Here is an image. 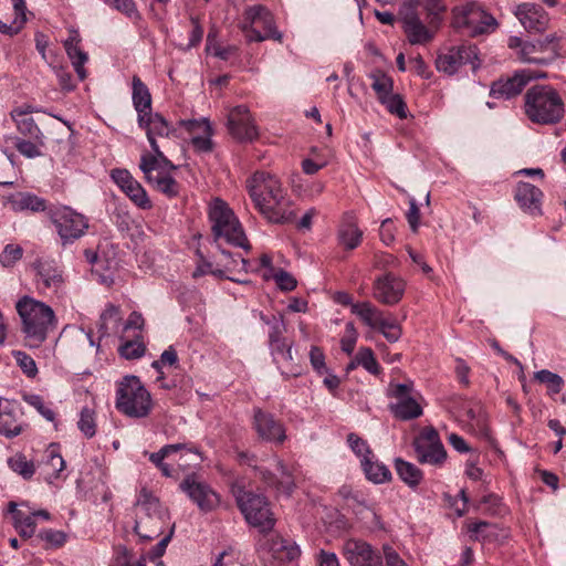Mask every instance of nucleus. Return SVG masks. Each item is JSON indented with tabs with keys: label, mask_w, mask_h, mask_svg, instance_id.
<instances>
[{
	"label": "nucleus",
	"mask_w": 566,
	"mask_h": 566,
	"mask_svg": "<svg viewBox=\"0 0 566 566\" xmlns=\"http://www.w3.org/2000/svg\"><path fill=\"white\" fill-rule=\"evenodd\" d=\"M249 195L259 212L273 223L293 220L294 211L280 180L265 171H256L247 181Z\"/></svg>",
	"instance_id": "f257e3e1"
},
{
	"label": "nucleus",
	"mask_w": 566,
	"mask_h": 566,
	"mask_svg": "<svg viewBox=\"0 0 566 566\" xmlns=\"http://www.w3.org/2000/svg\"><path fill=\"white\" fill-rule=\"evenodd\" d=\"M17 312L21 318V331L25 345L39 348L46 339L50 331L56 327V317L51 306L30 296L17 302Z\"/></svg>",
	"instance_id": "f03ea898"
},
{
	"label": "nucleus",
	"mask_w": 566,
	"mask_h": 566,
	"mask_svg": "<svg viewBox=\"0 0 566 566\" xmlns=\"http://www.w3.org/2000/svg\"><path fill=\"white\" fill-rule=\"evenodd\" d=\"M209 221L213 240L221 255L230 256V253L222 248L223 244L242 248L244 250L250 249L241 222L226 201L219 198L211 201L209 206Z\"/></svg>",
	"instance_id": "7ed1b4c3"
},
{
	"label": "nucleus",
	"mask_w": 566,
	"mask_h": 566,
	"mask_svg": "<svg viewBox=\"0 0 566 566\" xmlns=\"http://www.w3.org/2000/svg\"><path fill=\"white\" fill-rule=\"evenodd\" d=\"M171 525L168 510L151 491L142 488L136 499L134 532L143 541H153Z\"/></svg>",
	"instance_id": "20e7f679"
},
{
	"label": "nucleus",
	"mask_w": 566,
	"mask_h": 566,
	"mask_svg": "<svg viewBox=\"0 0 566 566\" xmlns=\"http://www.w3.org/2000/svg\"><path fill=\"white\" fill-rule=\"evenodd\" d=\"M525 114L533 123L552 125L565 114V105L559 93L548 85H535L525 94Z\"/></svg>",
	"instance_id": "39448f33"
},
{
	"label": "nucleus",
	"mask_w": 566,
	"mask_h": 566,
	"mask_svg": "<svg viewBox=\"0 0 566 566\" xmlns=\"http://www.w3.org/2000/svg\"><path fill=\"white\" fill-rule=\"evenodd\" d=\"M116 409L130 418H144L153 408L150 394L136 376H125L117 382Z\"/></svg>",
	"instance_id": "423d86ee"
},
{
	"label": "nucleus",
	"mask_w": 566,
	"mask_h": 566,
	"mask_svg": "<svg viewBox=\"0 0 566 566\" xmlns=\"http://www.w3.org/2000/svg\"><path fill=\"white\" fill-rule=\"evenodd\" d=\"M139 168L144 174L146 181L157 191L168 198H174L179 193V185L171 176V171L177 169L166 156L156 157L145 153L140 157Z\"/></svg>",
	"instance_id": "0eeeda50"
},
{
	"label": "nucleus",
	"mask_w": 566,
	"mask_h": 566,
	"mask_svg": "<svg viewBox=\"0 0 566 566\" xmlns=\"http://www.w3.org/2000/svg\"><path fill=\"white\" fill-rule=\"evenodd\" d=\"M237 504L245 521L262 533L270 532L275 525V518L268 500L252 491L238 488L234 490Z\"/></svg>",
	"instance_id": "6e6552de"
},
{
	"label": "nucleus",
	"mask_w": 566,
	"mask_h": 566,
	"mask_svg": "<svg viewBox=\"0 0 566 566\" xmlns=\"http://www.w3.org/2000/svg\"><path fill=\"white\" fill-rule=\"evenodd\" d=\"M452 23L457 30L470 36L492 32L497 25L496 20L474 1L455 7Z\"/></svg>",
	"instance_id": "1a4fd4ad"
},
{
	"label": "nucleus",
	"mask_w": 566,
	"mask_h": 566,
	"mask_svg": "<svg viewBox=\"0 0 566 566\" xmlns=\"http://www.w3.org/2000/svg\"><path fill=\"white\" fill-rule=\"evenodd\" d=\"M242 31L245 39L250 42H262L266 39L282 40V34L275 28L272 13L261 4L245 9Z\"/></svg>",
	"instance_id": "9d476101"
},
{
	"label": "nucleus",
	"mask_w": 566,
	"mask_h": 566,
	"mask_svg": "<svg viewBox=\"0 0 566 566\" xmlns=\"http://www.w3.org/2000/svg\"><path fill=\"white\" fill-rule=\"evenodd\" d=\"M50 220L54 224L61 244L66 247L85 235L88 219L74 209L62 206L50 211Z\"/></svg>",
	"instance_id": "9b49d317"
},
{
	"label": "nucleus",
	"mask_w": 566,
	"mask_h": 566,
	"mask_svg": "<svg viewBox=\"0 0 566 566\" xmlns=\"http://www.w3.org/2000/svg\"><path fill=\"white\" fill-rule=\"evenodd\" d=\"M401 29L412 45L430 43L438 31L439 22L431 18L427 23L411 6H403L399 12Z\"/></svg>",
	"instance_id": "f8f14e48"
},
{
	"label": "nucleus",
	"mask_w": 566,
	"mask_h": 566,
	"mask_svg": "<svg viewBox=\"0 0 566 566\" xmlns=\"http://www.w3.org/2000/svg\"><path fill=\"white\" fill-rule=\"evenodd\" d=\"M238 460L242 464L253 467L258 476L269 486L274 488L276 491L290 495L295 488L294 476L292 470L280 459H275L276 476L271 471L256 467V458L254 454L248 452H239Z\"/></svg>",
	"instance_id": "ddd939ff"
},
{
	"label": "nucleus",
	"mask_w": 566,
	"mask_h": 566,
	"mask_svg": "<svg viewBox=\"0 0 566 566\" xmlns=\"http://www.w3.org/2000/svg\"><path fill=\"white\" fill-rule=\"evenodd\" d=\"M413 447L420 463L440 465L447 458L446 449L433 428H424L415 439Z\"/></svg>",
	"instance_id": "4468645a"
},
{
	"label": "nucleus",
	"mask_w": 566,
	"mask_h": 566,
	"mask_svg": "<svg viewBox=\"0 0 566 566\" xmlns=\"http://www.w3.org/2000/svg\"><path fill=\"white\" fill-rule=\"evenodd\" d=\"M283 331V321L273 317V322L271 323V329L269 332L270 350L274 363L281 369V374L286 378L296 377L298 376L297 371H294L293 369H284L286 364L292 363L293 356L291 345L287 344L286 339L282 336Z\"/></svg>",
	"instance_id": "2eb2a0df"
},
{
	"label": "nucleus",
	"mask_w": 566,
	"mask_h": 566,
	"mask_svg": "<svg viewBox=\"0 0 566 566\" xmlns=\"http://www.w3.org/2000/svg\"><path fill=\"white\" fill-rule=\"evenodd\" d=\"M179 488L202 512L213 511L220 504L218 493L196 474L187 475Z\"/></svg>",
	"instance_id": "dca6fc26"
},
{
	"label": "nucleus",
	"mask_w": 566,
	"mask_h": 566,
	"mask_svg": "<svg viewBox=\"0 0 566 566\" xmlns=\"http://www.w3.org/2000/svg\"><path fill=\"white\" fill-rule=\"evenodd\" d=\"M392 396L396 402L390 405L394 416L400 420H411L422 415V407L418 401V394L411 385L397 384L392 388Z\"/></svg>",
	"instance_id": "f3484780"
},
{
	"label": "nucleus",
	"mask_w": 566,
	"mask_h": 566,
	"mask_svg": "<svg viewBox=\"0 0 566 566\" xmlns=\"http://www.w3.org/2000/svg\"><path fill=\"white\" fill-rule=\"evenodd\" d=\"M558 41L556 34H548L544 40L525 42L521 48L520 59L526 63L547 65L558 55Z\"/></svg>",
	"instance_id": "a211bd4d"
},
{
	"label": "nucleus",
	"mask_w": 566,
	"mask_h": 566,
	"mask_svg": "<svg viewBox=\"0 0 566 566\" xmlns=\"http://www.w3.org/2000/svg\"><path fill=\"white\" fill-rule=\"evenodd\" d=\"M478 49L475 45L462 44L448 50L446 53L438 55L436 61L437 70L448 75H453L464 64H472L476 67Z\"/></svg>",
	"instance_id": "6ab92c4d"
},
{
	"label": "nucleus",
	"mask_w": 566,
	"mask_h": 566,
	"mask_svg": "<svg viewBox=\"0 0 566 566\" xmlns=\"http://www.w3.org/2000/svg\"><path fill=\"white\" fill-rule=\"evenodd\" d=\"M405 281L391 272L378 276L373 284L374 298L388 306L396 305L403 296Z\"/></svg>",
	"instance_id": "aec40b11"
},
{
	"label": "nucleus",
	"mask_w": 566,
	"mask_h": 566,
	"mask_svg": "<svg viewBox=\"0 0 566 566\" xmlns=\"http://www.w3.org/2000/svg\"><path fill=\"white\" fill-rule=\"evenodd\" d=\"M342 552L350 566H384L381 555L365 541L347 539Z\"/></svg>",
	"instance_id": "412c9836"
},
{
	"label": "nucleus",
	"mask_w": 566,
	"mask_h": 566,
	"mask_svg": "<svg viewBox=\"0 0 566 566\" xmlns=\"http://www.w3.org/2000/svg\"><path fill=\"white\" fill-rule=\"evenodd\" d=\"M227 126L230 135L239 142H252L258 136L250 111L244 105L230 109Z\"/></svg>",
	"instance_id": "4be33fe9"
},
{
	"label": "nucleus",
	"mask_w": 566,
	"mask_h": 566,
	"mask_svg": "<svg viewBox=\"0 0 566 566\" xmlns=\"http://www.w3.org/2000/svg\"><path fill=\"white\" fill-rule=\"evenodd\" d=\"M546 74L541 71L524 69L517 71L513 77L505 81L494 82L491 86V96L495 98H511L522 92L524 86L532 80L545 77Z\"/></svg>",
	"instance_id": "5701e85b"
},
{
	"label": "nucleus",
	"mask_w": 566,
	"mask_h": 566,
	"mask_svg": "<svg viewBox=\"0 0 566 566\" xmlns=\"http://www.w3.org/2000/svg\"><path fill=\"white\" fill-rule=\"evenodd\" d=\"M253 428L258 436L266 442L282 444L286 439L283 423L276 420L273 415L259 408L254 409Z\"/></svg>",
	"instance_id": "b1692460"
},
{
	"label": "nucleus",
	"mask_w": 566,
	"mask_h": 566,
	"mask_svg": "<svg viewBox=\"0 0 566 566\" xmlns=\"http://www.w3.org/2000/svg\"><path fill=\"white\" fill-rule=\"evenodd\" d=\"M36 285L42 292L57 293L63 284V272L53 261L38 260L33 263Z\"/></svg>",
	"instance_id": "393cba45"
},
{
	"label": "nucleus",
	"mask_w": 566,
	"mask_h": 566,
	"mask_svg": "<svg viewBox=\"0 0 566 566\" xmlns=\"http://www.w3.org/2000/svg\"><path fill=\"white\" fill-rule=\"evenodd\" d=\"M138 125L140 128L146 130L147 139L153 150V153H149L150 156H165L156 137H169L172 132L169 123L160 114L149 113L147 117H144L143 122H138Z\"/></svg>",
	"instance_id": "a878e982"
},
{
	"label": "nucleus",
	"mask_w": 566,
	"mask_h": 566,
	"mask_svg": "<svg viewBox=\"0 0 566 566\" xmlns=\"http://www.w3.org/2000/svg\"><path fill=\"white\" fill-rule=\"evenodd\" d=\"M515 15L528 32H543L549 23V15L543 7L534 3H523L515 10Z\"/></svg>",
	"instance_id": "bb28decb"
},
{
	"label": "nucleus",
	"mask_w": 566,
	"mask_h": 566,
	"mask_svg": "<svg viewBox=\"0 0 566 566\" xmlns=\"http://www.w3.org/2000/svg\"><path fill=\"white\" fill-rule=\"evenodd\" d=\"M262 546L270 557L277 563L292 562L301 554L300 547L294 542L277 534L266 537Z\"/></svg>",
	"instance_id": "cd10ccee"
},
{
	"label": "nucleus",
	"mask_w": 566,
	"mask_h": 566,
	"mask_svg": "<svg viewBox=\"0 0 566 566\" xmlns=\"http://www.w3.org/2000/svg\"><path fill=\"white\" fill-rule=\"evenodd\" d=\"M181 125L191 134V145L197 151L210 153L212 150L213 130L207 118L182 120Z\"/></svg>",
	"instance_id": "c85d7f7f"
},
{
	"label": "nucleus",
	"mask_w": 566,
	"mask_h": 566,
	"mask_svg": "<svg viewBox=\"0 0 566 566\" xmlns=\"http://www.w3.org/2000/svg\"><path fill=\"white\" fill-rule=\"evenodd\" d=\"M352 313L357 315L367 326L380 333L397 323L395 319L385 317L384 313L370 302L353 304Z\"/></svg>",
	"instance_id": "c756f323"
},
{
	"label": "nucleus",
	"mask_w": 566,
	"mask_h": 566,
	"mask_svg": "<svg viewBox=\"0 0 566 566\" xmlns=\"http://www.w3.org/2000/svg\"><path fill=\"white\" fill-rule=\"evenodd\" d=\"M515 200L525 212L537 216L542 213L543 192L530 182H518L515 189Z\"/></svg>",
	"instance_id": "7c9ffc66"
},
{
	"label": "nucleus",
	"mask_w": 566,
	"mask_h": 566,
	"mask_svg": "<svg viewBox=\"0 0 566 566\" xmlns=\"http://www.w3.org/2000/svg\"><path fill=\"white\" fill-rule=\"evenodd\" d=\"M10 209L14 212H41L46 209V200L31 192H15L7 198Z\"/></svg>",
	"instance_id": "2f4dec72"
},
{
	"label": "nucleus",
	"mask_w": 566,
	"mask_h": 566,
	"mask_svg": "<svg viewBox=\"0 0 566 566\" xmlns=\"http://www.w3.org/2000/svg\"><path fill=\"white\" fill-rule=\"evenodd\" d=\"M23 430L22 422L17 417L14 406L0 398V433L7 438H14Z\"/></svg>",
	"instance_id": "473e14b6"
},
{
	"label": "nucleus",
	"mask_w": 566,
	"mask_h": 566,
	"mask_svg": "<svg viewBox=\"0 0 566 566\" xmlns=\"http://www.w3.org/2000/svg\"><path fill=\"white\" fill-rule=\"evenodd\" d=\"M133 104L137 112L138 122H143L151 113V95L148 87L137 76H133Z\"/></svg>",
	"instance_id": "72a5a7b5"
},
{
	"label": "nucleus",
	"mask_w": 566,
	"mask_h": 566,
	"mask_svg": "<svg viewBox=\"0 0 566 566\" xmlns=\"http://www.w3.org/2000/svg\"><path fill=\"white\" fill-rule=\"evenodd\" d=\"M460 417L479 434L488 433L486 416L479 402H463Z\"/></svg>",
	"instance_id": "f704fd0d"
},
{
	"label": "nucleus",
	"mask_w": 566,
	"mask_h": 566,
	"mask_svg": "<svg viewBox=\"0 0 566 566\" xmlns=\"http://www.w3.org/2000/svg\"><path fill=\"white\" fill-rule=\"evenodd\" d=\"M122 316L119 308L115 305H107L104 312L99 316L98 321V333L101 337L109 336L111 334H117L120 329Z\"/></svg>",
	"instance_id": "c9c22d12"
},
{
	"label": "nucleus",
	"mask_w": 566,
	"mask_h": 566,
	"mask_svg": "<svg viewBox=\"0 0 566 566\" xmlns=\"http://www.w3.org/2000/svg\"><path fill=\"white\" fill-rule=\"evenodd\" d=\"M43 469L48 476L45 480L52 483V479H57L60 473L65 469V461L55 444L49 446L44 452Z\"/></svg>",
	"instance_id": "e433bc0d"
},
{
	"label": "nucleus",
	"mask_w": 566,
	"mask_h": 566,
	"mask_svg": "<svg viewBox=\"0 0 566 566\" xmlns=\"http://www.w3.org/2000/svg\"><path fill=\"white\" fill-rule=\"evenodd\" d=\"M8 510L12 514L13 525L22 537H32L35 533V522L32 514H25L17 509L14 502L8 504Z\"/></svg>",
	"instance_id": "4c0bfd02"
},
{
	"label": "nucleus",
	"mask_w": 566,
	"mask_h": 566,
	"mask_svg": "<svg viewBox=\"0 0 566 566\" xmlns=\"http://www.w3.org/2000/svg\"><path fill=\"white\" fill-rule=\"evenodd\" d=\"M363 238V232L353 220L344 221L338 230V240L348 250L356 249Z\"/></svg>",
	"instance_id": "58836bf2"
},
{
	"label": "nucleus",
	"mask_w": 566,
	"mask_h": 566,
	"mask_svg": "<svg viewBox=\"0 0 566 566\" xmlns=\"http://www.w3.org/2000/svg\"><path fill=\"white\" fill-rule=\"evenodd\" d=\"M371 458L373 455L360 460L366 478L374 483H385L389 481L391 479L390 470L384 463L373 461Z\"/></svg>",
	"instance_id": "ea45409f"
},
{
	"label": "nucleus",
	"mask_w": 566,
	"mask_h": 566,
	"mask_svg": "<svg viewBox=\"0 0 566 566\" xmlns=\"http://www.w3.org/2000/svg\"><path fill=\"white\" fill-rule=\"evenodd\" d=\"M395 469L399 478L411 488L417 486L422 480V472L411 462L397 458Z\"/></svg>",
	"instance_id": "a19ab883"
},
{
	"label": "nucleus",
	"mask_w": 566,
	"mask_h": 566,
	"mask_svg": "<svg viewBox=\"0 0 566 566\" xmlns=\"http://www.w3.org/2000/svg\"><path fill=\"white\" fill-rule=\"evenodd\" d=\"M15 149L24 157L33 159L43 155L44 139L14 137Z\"/></svg>",
	"instance_id": "79ce46f5"
},
{
	"label": "nucleus",
	"mask_w": 566,
	"mask_h": 566,
	"mask_svg": "<svg viewBox=\"0 0 566 566\" xmlns=\"http://www.w3.org/2000/svg\"><path fill=\"white\" fill-rule=\"evenodd\" d=\"M7 463L14 473L19 474L24 480H31L35 473L34 462L32 460H28L21 452L8 458Z\"/></svg>",
	"instance_id": "37998d69"
},
{
	"label": "nucleus",
	"mask_w": 566,
	"mask_h": 566,
	"mask_svg": "<svg viewBox=\"0 0 566 566\" xmlns=\"http://www.w3.org/2000/svg\"><path fill=\"white\" fill-rule=\"evenodd\" d=\"M65 52L69 59L72 61V65L81 81L85 80L86 71L84 64L88 60V55L84 52L80 44H66L64 45Z\"/></svg>",
	"instance_id": "c03bdc74"
},
{
	"label": "nucleus",
	"mask_w": 566,
	"mask_h": 566,
	"mask_svg": "<svg viewBox=\"0 0 566 566\" xmlns=\"http://www.w3.org/2000/svg\"><path fill=\"white\" fill-rule=\"evenodd\" d=\"M371 88L376 92L379 102L392 93L394 82L390 76L377 70L370 74Z\"/></svg>",
	"instance_id": "a18cd8bd"
},
{
	"label": "nucleus",
	"mask_w": 566,
	"mask_h": 566,
	"mask_svg": "<svg viewBox=\"0 0 566 566\" xmlns=\"http://www.w3.org/2000/svg\"><path fill=\"white\" fill-rule=\"evenodd\" d=\"M17 130L27 138L44 139V135L32 117L12 118Z\"/></svg>",
	"instance_id": "49530a36"
},
{
	"label": "nucleus",
	"mask_w": 566,
	"mask_h": 566,
	"mask_svg": "<svg viewBox=\"0 0 566 566\" xmlns=\"http://www.w3.org/2000/svg\"><path fill=\"white\" fill-rule=\"evenodd\" d=\"M78 430L87 438L91 439L96 433L95 411L88 407H83L80 412L77 421Z\"/></svg>",
	"instance_id": "de8ad7c7"
},
{
	"label": "nucleus",
	"mask_w": 566,
	"mask_h": 566,
	"mask_svg": "<svg viewBox=\"0 0 566 566\" xmlns=\"http://www.w3.org/2000/svg\"><path fill=\"white\" fill-rule=\"evenodd\" d=\"M534 378L539 382L547 385L548 391L552 395L559 394L564 386L563 378L547 369L536 371L534 374Z\"/></svg>",
	"instance_id": "09e8293b"
},
{
	"label": "nucleus",
	"mask_w": 566,
	"mask_h": 566,
	"mask_svg": "<svg viewBox=\"0 0 566 566\" xmlns=\"http://www.w3.org/2000/svg\"><path fill=\"white\" fill-rule=\"evenodd\" d=\"M145 345L140 340L139 334L134 335V339H127L119 346V354L126 359H136L144 355Z\"/></svg>",
	"instance_id": "8fccbe9b"
},
{
	"label": "nucleus",
	"mask_w": 566,
	"mask_h": 566,
	"mask_svg": "<svg viewBox=\"0 0 566 566\" xmlns=\"http://www.w3.org/2000/svg\"><path fill=\"white\" fill-rule=\"evenodd\" d=\"M124 192L138 208L148 210L153 207L146 190L139 182L128 187Z\"/></svg>",
	"instance_id": "3c124183"
},
{
	"label": "nucleus",
	"mask_w": 566,
	"mask_h": 566,
	"mask_svg": "<svg viewBox=\"0 0 566 566\" xmlns=\"http://www.w3.org/2000/svg\"><path fill=\"white\" fill-rule=\"evenodd\" d=\"M356 357L359 366H363L368 373L373 375H378L380 373V367L369 347L360 348L356 354Z\"/></svg>",
	"instance_id": "603ef678"
},
{
	"label": "nucleus",
	"mask_w": 566,
	"mask_h": 566,
	"mask_svg": "<svg viewBox=\"0 0 566 566\" xmlns=\"http://www.w3.org/2000/svg\"><path fill=\"white\" fill-rule=\"evenodd\" d=\"M181 450L192 451L191 448H188L187 444L184 443L166 444L158 452L150 453L149 460L158 468L164 463L165 458Z\"/></svg>",
	"instance_id": "864d4df0"
},
{
	"label": "nucleus",
	"mask_w": 566,
	"mask_h": 566,
	"mask_svg": "<svg viewBox=\"0 0 566 566\" xmlns=\"http://www.w3.org/2000/svg\"><path fill=\"white\" fill-rule=\"evenodd\" d=\"M380 103L386 106L389 113L398 116L401 119L407 118V106L399 95L391 93L386 98L381 99Z\"/></svg>",
	"instance_id": "5fc2aeb1"
},
{
	"label": "nucleus",
	"mask_w": 566,
	"mask_h": 566,
	"mask_svg": "<svg viewBox=\"0 0 566 566\" xmlns=\"http://www.w3.org/2000/svg\"><path fill=\"white\" fill-rule=\"evenodd\" d=\"M23 400L33 407L44 419L48 421H54L55 412L45 405L42 397L39 395H24Z\"/></svg>",
	"instance_id": "6e6d98bb"
},
{
	"label": "nucleus",
	"mask_w": 566,
	"mask_h": 566,
	"mask_svg": "<svg viewBox=\"0 0 566 566\" xmlns=\"http://www.w3.org/2000/svg\"><path fill=\"white\" fill-rule=\"evenodd\" d=\"M23 255V249L18 244H7L0 254V263L4 268L13 266Z\"/></svg>",
	"instance_id": "4d7b16f0"
},
{
	"label": "nucleus",
	"mask_w": 566,
	"mask_h": 566,
	"mask_svg": "<svg viewBox=\"0 0 566 566\" xmlns=\"http://www.w3.org/2000/svg\"><path fill=\"white\" fill-rule=\"evenodd\" d=\"M13 357L15 358L18 366L28 377L33 378L36 376L38 367L31 356L24 352L15 350L13 352Z\"/></svg>",
	"instance_id": "13d9d810"
},
{
	"label": "nucleus",
	"mask_w": 566,
	"mask_h": 566,
	"mask_svg": "<svg viewBox=\"0 0 566 566\" xmlns=\"http://www.w3.org/2000/svg\"><path fill=\"white\" fill-rule=\"evenodd\" d=\"M347 442L353 452L361 460H365V458H370L373 455L367 442L363 440L360 437H358L356 433H349L347 436Z\"/></svg>",
	"instance_id": "bf43d9fd"
},
{
	"label": "nucleus",
	"mask_w": 566,
	"mask_h": 566,
	"mask_svg": "<svg viewBox=\"0 0 566 566\" xmlns=\"http://www.w3.org/2000/svg\"><path fill=\"white\" fill-rule=\"evenodd\" d=\"M271 277L275 280L276 285L282 291H293L297 285L295 277L284 270L275 271Z\"/></svg>",
	"instance_id": "052dcab7"
},
{
	"label": "nucleus",
	"mask_w": 566,
	"mask_h": 566,
	"mask_svg": "<svg viewBox=\"0 0 566 566\" xmlns=\"http://www.w3.org/2000/svg\"><path fill=\"white\" fill-rule=\"evenodd\" d=\"M113 181L123 190L138 182L128 170L126 169H113L111 172Z\"/></svg>",
	"instance_id": "680f3d73"
},
{
	"label": "nucleus",
	"mask_w": 566,
	"mask_h": 566,
	"mask_svg": "<svg viewBox=\"0 0 566 566\" xmlns=\"http://www.w3.org/2000/svg\"><path fill=\"white\" fill-rule=\"evenodd\" d=\"M113 181L123 190L138 182L128 170L126 169H113L111 172Z\"/></svg>",
	"instance_id": "e2e57ef3"
},
{
	"label": "nucleus",
	"mask_w": 566,
	"mask_h": 566,
	"mask_svg": "<svg viewBox=\"0 0 566 566\" xmlns=\"http://www.w3.org/2000/svg\"><path fill=\"white\" fill-rule=\"evenodd\" d=\"M113 181L123 190L138 182L128 170L126 169H113L111 172Z\"/></svg>",
	"instance_id": "0e129e2a"
},
{
	"label": "nucleus",
	"mask_w": 566,
	"mask_h": 566,
	"mask_svg": "<svg viewBox=\"0 0 566 566\" xmlns=\"http://www.w3.org/2000/svg\"><path fill=\"white\" fill-rule=\"evenodd\" d=\"M356 340H357V332L354 327V324L347 323L345 335L340 339V346H342L343 352L350 355L355 348Z\"/></svg>",
	"instance_id": "69168bd1"
},
{
	"label": "nucleus",
	"mask_w": 566,
	"mask_h": 566,
	"mask_svg": "<svg viewBox=\"0 0 566 566\" xmlns=\"http://www.w3.org/2000/svg\"><path fill=\"white\" fill-rule=\"evenodd\" d=\"M40 537L54 548L63 546L66 542V534L62 531L46 530L40 534Z\"/></svg>",
	"instance_id": "338daca9"
},
{
	"label": "nucleus",
	"mask_w": 566,
	"mask_h": 566,
	"mask_svg": "<svg viewBox=\"0 0 566 566\" xmlns=\"http://www.w3.org/2000/svg\"><path fill=\"white\" fill-rule=\"evenodd\" d=\"M112 566H146V564L144 559L132 562L128 549L124 546H120L117 551L116 559Z\"/></svg>",
	"instance_id": "774afa93"
}]
</instances>
